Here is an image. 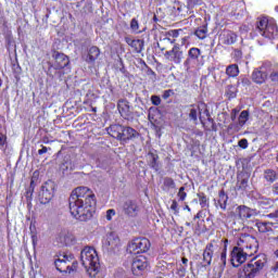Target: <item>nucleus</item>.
Segmentation results:
<instances>
[{"label": "nucleus", "mask_w": 278, "mask_h": 278, "mask_svg": "<svg viewBox=\"0 0 278 278\" xmlns=\"http://www.w3.org/2000/svg\"><path fill=\"white\" fill-rule=\"evenodd\" d=\"M80 262L89 277L94 278L99 275L101 265L99 263V254L94 248H85L80 252Z\"/></svg>", "instance_id": "obj_4"}, {"label": "nucleus", "mask_w": 278, "mask_h": 278, "mask_svg": "<svg viewBox=\"0 0 278 278\" xmlns=\"http://www.w3.org/2000/svg\"><path fill=\"white\" fill-rule=\"evenodd\" d=\"M182 264H184L185 266H187V265H188V258L182 257Z\"/></svg>", "instance_id": "obj_52"}, {"label": "nucleus", "mask_w": 278, "mask_h": 278, "mask_svg": "<svg viewBox=\"0 0 278 278\" xmlns=\"http://www.w3.org/2000/svg\"><path fill=\"white\" fill-rule=\"evenodd\" d=\"M153 117H151V114H149V121H151V123H153Z\"/></svg>", "instance_id": "obj_56"}, {"label": "nucleus", "mask_w": 278, "mask_h": 278, "mask_svg": "<svg viewBox=\"0 0 278 278\" xmlns=\"http://www.w3.org/2000/svg\"><path fill=\"white\" fill-rule=\"evenodd\" d=\"M276 12H278V7H276Z\"/></svg>", "instance_id": "obj_64"}, {"label": "nucleus", "mask_w": 278, "mask_h": 278, "mask_svg": "<svg viewBox=\"0 0 278 278\" xmlns=\"http://www.w3.org/2000/svg\"><path fill=\"white\" fill-rule=\"evenodd\" d=\"M175 189V180H173V178H164L163 181V190H173Z\"/></svg>", "instance_id": "obj_32"}, {"label": "nucleus", "mask_w": 278, "mask_h": 278, "mask_svg": "<svg viewBox=\"0 0 278 278\" xmlns=\"http://www.w3.org/2000/svg\"><path fill=\"white\" fill-rule=\"evenodd\" d=\"M220 253L218 266L214 268L217 273V277H223V273H225V266H227V247L220 248V244L216 241H211L206 244L203 251V262L205 266H212V260L214 255Z\"/></svg>", "instance_id": "obj_3"}, {"label": "nucleus", "mask_w": 278, "mask_h": 278, "mask_svg": "<svg viewBox=\"0 0 278 278\" xmlns=\"http://www.w3.org/2000/svg\"><path fill=\"white\" fill-rule=\"evenodd\" d=\"M256 29L264 38L275 39L278 36L277 22L273 17H260Z\"/></svg>", "instance_id": "obj_6"}, {"label": "nucleus", "mask_w": 278, "mask_h": 278, "mask_svg": "<svg viewBox=\"0 0 278 278\" xmlns=\"http://www.w3.org/2000/svg\"><path fill=\"white\" fill-rule=\"evenodd\" d=\"M113 216H116V211H114V208L108 210L106 211V220H112Z\"/></svg>", "instance_id": "obj_39"}, {"label": "nucleus", "mask_w": 278, "mask_h": 278, "mask_svg": "<svg viewBox=\"0 0 278 278\" xmlns=\"http://www.w3.org/2000/svg\"><path fill=\"white\" fill-rule=\"evenodd\" d=\"M276 268H277V270H278V262L276 263Z\"/></svg>", "instance_id": "obj_62"}, {"label": "nucleus", "mask_w": 278, "mask_h": 278, "mask_svg": "<svg viewBox=\"0 0 278 278\" xmlns=\"http://www.w3.org/2000/svg\"><path fill=\"white\" fill-rule=\"evenodd\" d=\"M160 156L157 154L150 152L147 155L148 164L151 166V168H157V160Z\"/></svg>", "instance_id": "obj_30"}, {"label": "nucleus", "mask_w": 278, "mask_h": 278, "mask_svg": "<svg viewBox=\"0 0 278 278\" xmlns=\"http://www.w3.org/2000/svg\"><path fill=\"white\" fill-rule=\"evenodd\" d=\"M47 151H49V149L47 147H42V149L38 150V154L42 155V154L47 153Z\"/></svg>", "instance_id": "obj_48"}, {"label": "nucleus", "mask_w": 278, "mask_h": 278, "mask_svg": "<svg viewBox=\"0 0 278 278\" xmlns=\"http://www.w3.org/2000/svg\"><path fill=\"white\" fill-rule=\"evenodd\" d=\"M170 210H173L176 214L179 212V204L175 200L172 202Z\"/></svg>", "instance_id": "obj_43"}, {"label": "nucleus", "mask_w": 278, "mask_h": 278, "mask_svg": "<svg viewBox=\"0 0 278 278\" xmlns=\"http://www.w3.org/2000/svg\"><path fill=\"white\" fill-rule=\"evenodd\" d=\"M273 84H278V67H273L267 76Z\"/></svg>", "instance_id": "obj_33"}, {"label": "nucleus", "mask_w": 278, "mask_h": 278, "mask_svg": "<svg viewBox=\"0 0 278 278\" xmlns=\"http://www.w3.org/2000/svg\"><path fill=\"white\" fill-rule=\"evenodd\" d=\"M199 116L201 123H203V121H210V111H207L205 103H200L197 106L192 105V109L189 113V118H191V121H197Z\"/></svg>", "instance_id": "obj_11"}, {"label": "nucleus", "mask_w": 278, "mask_h": 278, "mask_svg": "<svg viewBox=\"0 0 278 278\" xmlns=\"http://www.w3.org/2000/svg\"><path fill=\"white\" fill-rule=\"evenodd\" d=\"M266 79H268V71H266V67L261 66L252 72V81H254V84L262 86V84H266Z\"/></svg>", "instance_id": "obj_17"}, {"label": "nucleus", "mask_w": 278, "mask_h": 278, "mask_svg": "<svg viewBox=\"0 0 278 278\" xmlns=\"http://www.w3.org/2000/svg\"><path fill=\"white\" fill-rule=\"evenodd\" d=\"M199 58H201V49L190 48L188 51V58L185 61V66L187 68H190V64H192V62H197V60H199Z\"/></svg>", "instance_id": "obj_21"}, {"label": "nucleus", "mask_w": 278, "mask_h": 278, "mask_svg": "<svg viewBox=\"0 0 278 278\" xmlns=\"http://www.w3.org/2000/svg\"><path fill=\"white\" fill-rule=\"evenodd\" d=\"M123 210L127 216H138V204L131 200L124 202Z\"/></svg>", "instance_id": "obj_20"}, {"label": "nucleus", "mask_w": 278, "mask_h": 278, "mask_svg": "<svg viewBox=\"0 0 278 278\" xmlns=\"http://www.w3.org/2000/svg\"><path fill=\"white\" fill-rule=\"evenodd\" d=\"M52 58L54 60L55 71H62V68H66L71 64L68 56L62 52L53 51Z\"/></svg>", "instance_id": "obj_14"}, {"label": "nucleus", "mask_w": 278, "mask_h": 278, "mask_svg": "<svg viewBox=\"0 0 278 278\" xmlns=\"http://www.w3.org/2000/svg\"><path fill=\"white\" fill-rule=\"evenodd\" d=\"M97 207L94 193L88 187H77L70 197V212L80 222L90 220Z\"/></svg>", "instance_id": "obj_1"}, {"label": "nucleus", "mask_w": 278, "mask_h": 278, "mask_svg": "<svg viewBox=\"0 0 278 278\" xmlns=\"http://www.w3.org/2000/svg\"><path fill=\"white\" fill-rule=\"evenodd\" d=\"M256 227L261 233H268V231H273V224L268 222H258L256 223Z\"/></svg>", "instance_id": "obj_27"}, {"label": "nucleus", "mask_w": 278, "mask_h": 278, "mask_svg": "<svg viewBox=\"0 0 278 278\" xmlns=\"http://www.w3.org/2000/svg\"><path fill=\"white\" fill-rule=\"evenodd\" d=\"M242 84H243L244 86H249V85L251 84V80H249V78H243V79H242Z\"/></svg>", "instance_id": "obj_49"}, {"label": "nucleus", "mask_w": 278, "mask_h": 278, "mask_svg": "<svg viewBox=\"0 0 278 278\" xmlns=\"http://www.w3.org/2000/svg\"><path fill=\"white\" fill-rule=\"evenodd\" d=\"M186 210H188V212H190V206H186Z\"/></svg>", "instance_id": "obj_60"}, {"label": "nucleus", "mask_w": 278, "mask_h": 278, "mask_svg": "<svg viewBox=\"0 0 278 278\" xmlns=\"http://www.w3.org/2000/svg\"><path fill=\"white\" fill-rule=\"evenodd\" d=\"M38 179V172H34L31 180H30V188H36L35 181Z\"/></svg>", "instance_id": "obj_42"}, {"label": "nucleus", "mask_w": 278, "mask_h": 278, "mask_svg": "<svg viewBox=\"0 0 278 278\" xmlns=\"http://www.w3.org/2000/svg\"><path fill=\"white\" fill-rule=\"evenodd\" d=\"M60 241L63 242V244L71 245L75 243V236L66 230H63L60 233Z\"/></svg>", "instance_id": "obj_26"}, {"label": "nucleus", "mask_w": 278, "mask_h": 278, "mask_svg": "<svg viewBox=\"0 0 278 278\" xmlns=\"http://www.w3.org/2000/svg\"><path fill=\"white\" fill-rule=\"evenodd\" d=\"M238 147H240V149H247V147H249V142L247 140H239Z\"/></svg>", "instance_id": "obj_44"}, {"label": "nucleus", "mask_w": 278, "mask_h": 278, "mask_svg": "<svg viewBox=\"0 0 278 278\" xmlns=\"http://www.w3.org/2000/svg\"><path fill=\"white\" fill-rule=\"evenodd\" d=\"M3 85V80L0 78V87Z\"/></svg>", "instance_id": "obj_59"}, {"label": "nucleus", "mask_w": 278, "mask_h": 278, "mask_svg": "<svg viewBox=\"0 0 278 278\" xmlns=\"http://www.w3.org/2000/svg\"><path fill=\"white\" fill-rule=\"evenodd\" d=\"M187 37L182 38V45H186Z\"/></svg>", "instance_id": "obj_55"}, {"label": "nucleus", "mask_w": 278, "mask_h": 278, "mask_svg": "<svg viewBox=\"0 0 278 278\" xmlns=\"http://www.w3.org/2000/svg\"><path fill=\"white\" fill-rule=\"evenodd\" d=\"M173 94H175V91H173V89L165 90L163 92V99H169V97H173Z\"/></svg>", "instance_id": "obj_41"}, {"label": "nucleus", "mask_w": 278, "mask_h": 278, "mask_svg": "<svg viewBox=\"0 0 278 278\" xmlns=\"http://www.w3.org/2000/svg\"><path fill=\"white\" fill-rule=\"evenodd\" d=\"M187 227H190V223H186Z\"/></svg>", "instance_id": "obj_61"}, {"label": "nucleus", "mask_w": 278, "mask_h": 278, "mask_svg": "<svg viewBox=\"0 0 278 278\" xmlns=\"http://www.w3.org/2000/svg\"><path fill=\"white\" fill-rule=\"evenodd\" d=\"M201 201H202V203H205V201H207V199L205 197H202Z\"/></svg>", "instance_id": "obj_54"}, {"label": "nucleus", "mask_w": 278, "mask_h": 278, "mask_svg": "<svg viewBox=\"0 0 278 278\" xmlns=\"http://www.w3.org/2000/svg\"><path fill=\"white\" fill-rule=\"evenodd\" d=\"M163 40H167V42H170L172 45L175 42V40H170V38H164Z\"/></svg>", "instance_id": "obj_53"}, {"label": "nucleus", "mask_w": 278, "mask_h": 278, "mask_svg": "<svg viewBox=\"0 0 278 278\" xmlns=\"http://www.w3.org/2000/svg\"><path fill=\"white\" fill-rule=\"evenodd\" d=\"M55 194V182L52 180L46 181L38 193V201L42 205H47L48 203H51V200L53 199V195Z\"/></svg>", "instance_id": "obj_8"}, {"label": "nucleus", "mask_w": 278, "mask_h": 278, "mask_svg": "<svg viewBox=\"0 0 278 278\" xmlns=\"http://www.w3.org/2000/svg\"><path fill=\"white\" fill-rule=\"evenodd\" d=\"M249 185V179H239L238 180V187L240 188V190H244V188H247V186Z\"/></svg>", "instance_id": "obj_37"}, {"label": "nucleus", "mask_w": 278, "mask_h": 278, "mask_svg": "<svg viewBox=\"0 0 278 278\" xmlns=\"http://www.w3.org/2000/svg\"><path fill=\"white\" fill-rule=\"evenodd\" d=\"M100 55L101 49L97 46H92L87 50L85 62H87V64H94V62L99 60Z\"/></svg>", "instance_id": "obj_18"}, {"label": "nucleus", "mask_w": 278, "mask_h": 278, "mask_svg": "<svg viewBox=\"0 0 278 278\" xmlns=\"http://www.w3.org/2000/svg\"><path fill=\"white\" fill-rule=\"evenodd\" d=\"M124 127L122 125H112L108 128V134L115 140H123Z\"/></svg>", "instance_id": "obj_23"}, {"label": "nucleus", "mask_w": 278, "mask_h": 278, "mask_svg": "<svg viewBox=\"0 0 278 278\" xmlns=\"http://www.w3.org/2000/svg\"><path fill=\"white\" fill-rule=\"evenodd\" d=\"M102 249L108 253H116L121 249V237L116 232L108 233L102 240Z\"/></svg>", "instance_id": "obj_9"}, {"label": "nucleus", "mask_w": 278, "mask_h": 278, "mask_svg": "<svg viewBox=\"0 0 278 278\" xmlns=\"http://www.w3.org/2000/svg\"><path fill=\"white\" fill-rule=\"evenodd\" d=\"M177 197L179 198V201H186V197H188V193H186V187L179 188Z\"/></svg>", "instance_id": "obj_35"}, {"label": "nucleus", "mask_w": 278, "mask_h": 278, "mask_svg": "<svg viewBox=\"0 0 278 278\" xmlns=\"http://www.w3.org/2000/svg\"><path fill=\"white\" fill-rule=\"evenodd\" d=\"M151 249V241L147 238H136L128 242L127 253L130 255H140V253H147Z\"/></svg>", "instance_id": "obj_7"}, {"label": "nucleus", "mask_w": 278, "mask_h": 278, "mask_svg": "<svg viewBox=\"0 0 278 278\" xmlns=\"http://www.w3.org/2000/svg\"><path fill=\"white\" fill-rule=\"evenodd\" d=\"M239 112H240V110H238V109H233L231 111V113H230L231 121H236V116H238Z\"/></svg>", "instance_id": "obj_45"}, {"label": "nucleus", "mask_w": 278, "mask_h": 278, "mask_svg": "<svg viewBox=\"0 0 278 278\" xmlns=\"http://www.w3.org/2000/svg\"><path fill=\"white\" fill-rule=\"evenodd\" d=\"M140 138V132L131 127H124L122 140H136Z\"/></svg>", "instance_id": "obj_24"}, {"label": "nucleus", "mask_w": 278, "mask_h": 278, "mask_svg": "<svg viewBox=\"0 0 278 278\" xmlns=\"http://www.w3.org/2000/svg\"><path fill=\"white\" fill-rule=\"evenodd\" d=\"M178 274H179L180 277H186V267H180L178 269Z\"/></svg>", "instance_id": "obj_47"}, {"label": "nucleus", "mask_w": 278, "mask_h": 278, "mask_svg": "<svg viewBox=\"0 0 278 278\" xmlns=\"http://www.w3.org/2000/svg\"><path fill=\"white\" fill-rule=\"evenodd\" d=\"M197 218H199V215H197V216L194 217V219H197Z\"/></svg>", "instance_id": "obj_63"}, {"label": "nucleus", "mask_w": 278, "mask_h": 278, "mask_svg": "<svg viewBox=\"0 0 278 278\" xmlns=\"http://www.w3.org/2000/svg\"><path fill=\"white\" fill-rule=\"evenodd\" d=\"M194 34L200 40H205V38L207 36V29L198 28Z\"/></svg>", "instance_id": "obj_34"}, {"label": "nucleus", "mask_w": 278, "mask_h": 278, "mask_svg": "<svg viewBox=\"0 0 278 278\" xmlns=\"http://www.w3.org/2000/svg\"><path fill=\"white\" fill-rule=\"evenodd\" d=\"M248 121H249V111H242L238 117V123L230 124L228 129L233 131H240V128L245 126Z\"/></svg>", "instance_id": "obj_19"}, {"label": "nucleus", "mask_w": 278, "mask_h": 278, "mask_svg": "<svg viewBox=\"0 0 278 278\" xmlns=\"http://www.w3.org/2000/svg\"><path fill=\"white\" fill-rule=\"evenodd\" d=\"M117 108L123 118H125L126 121H130V118H134V108L129 105V101L121 100L117 104Z\"/></svg>", "instance_id": "obj_16"}, {"label": "nucleus", "mask_w": 278, "mask_h": 278, "mask_svg": "<svg viewBox=\"0 0 278 278\" xmlns=\"http://www.w3.org/2000/svg\"><path fill=\"white\" fill-rule=\"evenodd\" d=\"M273 192H274L275 194H278V182L274 185V187H273Z\"/></svg>", "instance_id": "obj_50"}, {"label": "nucleus", "mask_w": 278, "mask_h": 278, "mask_svg": "<svg viewBox=\"0 0 278 278\" xmlns=\"http://www.w3.org/2000/svg\"><path fill=\"white\" fill-rule=\"evenodd\" d=\"M264 177L266 179V181H277L278 176H277V172L273 170V169H267L264 173Z\"/></svg>", "instance_id": "obj_31"}, {"label": "nucleus", "mask_w": 278, "mask_h": 278, "mask_svg": "<svg viewBox=\"0 0 278 278\" xmlns=\"http://www.w3.org/2000/svg\"><path fill=\"white\" fill-rule=\"evenodd\" d=\"M235 218H239L240 220H247L248 218H253V216L257 215L255 210L249 208V206L240 205L235 210Z\"/></svg>", "instance_id": "obj_15"}, {"label": "nucleus", "mask_w": 278, "mask_h": 278, "mask_svg": "<svg viewBox=\"0 0 278 278\" xmlns=\"http://www.w3.org/2000/svg\"><path fill=\"white\" fill-rule=\"evenodd\" d=\"M226 75L228 77H238L240 75V67L238 64H230L226 67Z\"/></svg>", "instance_id": "obj_28"}, {"label": "nucleus", "mask_w": 278, "mask_h": 278, "mask_svg": "<svg viewBox=\"0 0 278 278\" xmlns=\"http://www.w3.org/2000/svg\"><path fill=\"white\" fill-rule=\"evenodd\" d=\"M222 40L224 45H235L236 40H238V35L231 30H225L222 34Z\"/></svg>", "instance_id": "obj_25"}, {"label": "nucleus", "mask_w": 278, "mask_h": 278, "mask_svg": "<svg viewBox=\"0 0 278 278\" xmlns=\"http://www.w3.org/2000/svg\"><path fill=\"white\" fill-rule=\"evenodd\" d=\"M168 36H172V38H179V30L168 31Z\"/></svg>", "instance_id": "obj_46"}, {"label": "nucleus", "mask_w": 278, "mask_h": 278, "mask_svg": "<svg viewBox=\"0 0 278 278\" xmlns=\"http://www.w3.org/2000/svg\"><path fill=\"white\" fill-rule=\"evenodd\" d=\"M54 266L60 273H73L77 269V263L73 262V255H63L54 261Z\"/></svg>", "instance_id": "obj_10"}, {"label": "nucleus", "mask_w": 278, "mask_h": 278, "mask_svg": "<svg viewBox=\"0 0 278 278\" xmlns=\"http://www.w3.org/2000/svg\"><path fill=\"white\" fill-rule=\"evenodd\" d=\"M130 29L132 31H138V29H140V26L138 24V20H136V18L131 20V22H130Z\"/></svg>", "instance_id": "obj_36"}, {"label": "nucleus", "mask_w": 278, "mask_h": 278, "mask_svg": "<svg viewBox=\"0 0 278 278\" xmlns=\"http://www.w3.org/2000/svg\"><path fill=\"white\" fill-rule=\"evenodd\" d=\"M149 268V260L144 255H139L134 258L131 270L134 275H142Z\"/></svg>", "instance_id": "obj_12"}, {"label": "nucleus", "mask_w": 278, "mask_h": 278, "mask_svg": "<svg viewBox=\"0 0 278 278\" xmlns=\"http://www.w3.org/2000/svg\"><path fill=\"white\" fill-rule=\"evenodd\" d=\"M188 8H195V5H201V0H187Z\"/></svg>", "instance_id": "obj_38"}, {"label": "nucleus", "mask_w": 278, "mask_h": 278, "mask_svg": "<svg viewBox=\"0 0 278 278\" xmlns=\"http://www.w3.org/2000/svg\"><path fill=\"white\" fill-rule=\"evenodd\" d=\"M239 247H235L230 254V262L235 268H238V266L247 262L248 257H252L254 253H257V239L253 236H244L240 238Z\"/></svg>", "instance_id": "obj_2"}, {"label": "nucleus", "mask_w": 278, "mask_h": 278, "mask_svg": "<svg viewBox=\"0 0 278 278\" xmlns=\"http://www.w3.org/2000/svg\"><path fill=\"white\" fill-rule=\"evenodd\" d=\"M273 240H275L278 244V237L273 238Z\"/></svg>", "instance_id": "obj_57"}, {"label": "nucleus", "mask_w": 278, "mask_h": 278, "mask_svg": "<svg viewBox=\"0 0 278 278\" xmlns=\"http://www.w3.org/2000/svg\"><path fill=\"white\" fill-rule=\"evenodd\" d=\"M151 101L153 105H160L162 103V99L159 96H152Z\"/></svg>", "instance_id": "obj_40"}, {"label": "nucleus", "mask_w": 278, "mask_h": 278, "mask_svg": "<svg viewBox=\"0 0 278 278\" xmlns=\"http://www.w3.org/2000/svg\"><path fill=\"white\" fill-rule=\"evenodd\" d=\"M274 254L278 257V250H276V251L274 252Z\"/></svg>", "instance_id": "obj_58"}, {"label": "nucleus", "mask_w": 278, "mask_h": 278, "mask_svg": "<svg viewBox=\"0 0 278 278\" xmlns=\"http://www.w3.org/2000/svg\"><path fill=\"white\" fill-rule=\"evenodd\" d=\"M164 55L168 60V62H173L174 64H181L184 60V50H181L178 45H175L173 49L166 51Z\"/></svg>", "instance_id": "obj_13"}, {"label": "nucleus", "mask_w": 278, "mask_h": 278, "mask_svg": "<svg viewBox=\"0 0 278 278\" xmlns=\"http://www.w3.org/2000/svg\"><path fill=\"white\" fill-rule=\"evenodd\" d=\"M125 42H127V45L131 47L136 53H141L142 49H144V40L142 39H131L130 37H126Z\"/></svg>", "instance_id": "obj_22"}, {"label": "nucleus", "mask_w": 278, "mask_h": 278, "mask_svg": "<svg viewBox=\"0 0 278 278\" xmlns=\"http://www.w3.org/2000/svg\"><path fill=\"white\" fill-rule=\"evenodd\" d=\"M0 140H5V135H3V131H1V127H0Z\"/></svg>", "instance_id": "obj_51"}, {"label": "nucleus", "mask_w": 278, "mask_h": 278, "mask_svg": "<svg viewBox=\"0 0 278 278\" xmlns=\"http://www.w3.org/2000/svg\"><path fill=\"white\" fill-rule=\"evenodd\" d=\"M227 201H229V197L225 193V190L219 191V199L217 203L220 210H227Z\"/></svg>", "instance_id": "obj_29"}, {"label": "nucleus", "mask_w": 278, "mask_h": 278, "mask_svg": "<svg viewBox=\"0 0 278 278\" xmlns=\"http://www.w3.org/2000/svg\"><path fill=\"white\" fill-rule=\"evenodd\" d=\"M266 255L260 254L238 271V278H255L266 266Z\"/></svg>", "instance_id": "obj_5"}]
</instances>
